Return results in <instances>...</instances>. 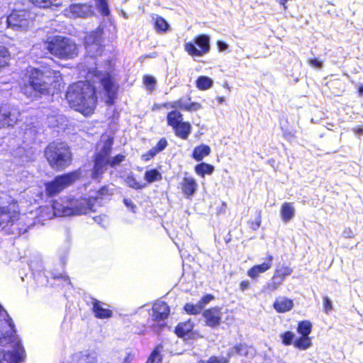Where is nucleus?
Listing matches in <instances>:
<instances>
[{
  "mask_svg": "<svg viewBox=\"0 0 363 363\" xmlns=\"http://www.w3.org/2000/svg\"><path fill=\"white\" fill-rule=\"evenodd\" d=\"M194 170L196 174L201 177H204L206 174H212L214 171V167L212 164L206 162H201L195 166Z\"/></svg>",
  "mask_w": 363,
  "mask_h": 363,
  "instance_id": "7c9ffc66",
  "label": "nucleus"
},
{
  "mask_svg": "<svg viewBox=\"0 0 363 363\" xmlns=\"http://www.w3.org/2000/svg\"><path fill=\"white\" fill-rule=\"evenodd\" d=\"M33 6L40 9H51L61 6L62 0H28Z\"/></svg>",
  "mask_w": 363,
  "mask_h": 363,
  "instance_id": "cd10ccee",
  "label": "nucleus"
},
{
  "mask_svg": "<svg viewBox=\"0 0 363 363\" xmlns=\"http://www.w3.org/2000/svg\"><path fill=\"white\" fill-rule=\"evenodd\" d=\"M33 21L31 13L26 9H14L7 17V26L13 29H26Z\"/></svg>",
  "mask_w": 363,
  "mask_h": 363,
  "instance_id": "9d476101",
  "label": "nucleus"
},
{
  "mask_svg": "<svg viewBox=\"0 0 363 363\" xmlns=\"http://www.w3.org/2000/svg\"><path fill=\"white\" fill-rule=\"evenodd\" d=\"M168 145L167 140L165 138H161L155 146H154L152 148L157 152L160 153L162 152L164 150L166 149V147Z\"/></svg>",
  "mask_w": 363,
  "mask_h": 363,
  "instance_id": "49530a36",
  "label": "nucleus"
},
{
  "mask_svg": "<svg viewBox=\"0 0 363 363\" xmlns=\"http://www.w3.org/2000/svg\"><path fill=\"white\" fill-rule=\"evenodd\" d=\"M274 309L279 313H284L290 311L294 307L292 299L283 297L277 298L272 305Z\"/></svg>",
  "mask_w": 363,
  "mask_h": 363,
  "instance_id": "5701e85b",
  "label": "nucleus"
},
{
  "mask_svg": "<svg viewBox=\"0 0 363 363\" xmlns=\"http://www.w3.org/2000/svg\"><path fill=\"white\" fill-rule=\"evenodd\" d=\"M11 60V53L9 49L4 45H0V69L9 65Z\"/></svg>",
  "mask_w": 363,
  "mask_h": 363,
  "instance_id": "e433bc0d",
  "label": "nucleus"
},
{
  "mask_svg": "<svg viewBox=\"0 0 363 363\" xmlns=\"http://www.w3.org/2000/svg\"><path fill=\"white\" fill-rule=\"evenodd\" d=\"M0 363H8L6 353L4 350H0Z\"/></svg>",
  "mask_w": 363,
  "mask_h": 363,
  "instance_id": "052dcab7",
  "label": "nucleus"
},
{
  "mask_svg": "<svg viewBox=\"0 0 363 363\" xmlns=\"http://www.w3.org/2000/svg\"><path fill=\"white\" fill-rule=\"evenodd\" d=\"M69 363H98V359L86 352H79L71 356Z\"/></svg>",
  "mask_w": 363,
  "mask_h": 363,
  "instance_id": "b1692460",
  "label": "nucleus"
},
{
  "mask_svg": "<svg viewBox=\"0 0 363 363\" xmlns=\"http://www.w3.org/2000/svg\"><path fill=\"white\" fill-rule=\"evenodd\" d=\"M308 64L315 68H321L323 67V63L321 61L316 58H311L308 60Z\"/></svg>",
  "mask_w": 363,
  "mask_h": 363,
  "instance_id": "5fc2aeb1",
  "label": "nucleus"
},
{
  "mask_svg": "<svg viewBox=\"0 0 363 363\" xmlns=\"http://www.w3.org/2000/svg\"><path fill=\"white\" fill-rule=\"evenodd\" d=\"M195 325L191 319L179 323L174 328V333L177 337L184 339H196L199 337V332L194 330Z\"/></svg>",
  "mask_w": 363,
  "mask_h": 363,
  "instance_id": "4468645a",
  "label": "nucleus"
},
{
  "mask_svg": "<svg viewBox=\"0 0 363 363\" xmlns=\"http://www.w3.org/2000/svg\"><path fill=\"white\" fill-rule=\"evenodd\" d=\"M354 131L357 133H362L363 129L361 127H356L354 128Z\"/></svg>",
  "mask_w": 363,
  "mask_h": 363,
  "instance_id": "338daca9",
  "label": "nucleus"
},
{
  "mask_svg": "<svg viewBox=\"0 0 363 363\" xmlns=\"http://www.w3.org/2000/svg\"><path fill=\"white\" fill-rule=\"evenodd\" d=\"M20 113L13 106L0 104V129L13 128L18 121Z\"/></svg>",
  "mask_w": 363,
  "mask_h": 363,
  "instance_id": "9b49d317",
  "label": "nucleus"
},
{
  "mask_svg": "<svg viewBox=\"0 0 363 363\" xmlns=\"http://www.w3.org/2000/svg\"><path fill=\"white\" fill-rule=\"evenodd\" d=\"M152 311V320L159 323L164 321L169 316L170 308L166 302L158 301L153 304Z\"/></svg>",
  "mask_w": 363,
  "mask_h": 363,
  "instance_id": "dca6fc26",
  "label": "nucleus"
},
{
  "mask_svg": "<svg viewBox=\"0 0 363 363\" xmlns=\"http://www.w3.org/2000/svg\"><path fill=\"white\" fill-rule=\"evenodd\" d=\"M313 325L310 320H301L297 324L296 330L301 335L308 336L312 331Z\"/></svg>",
  "mask_w": 363,
  "mask_h": 363,
  "instance_id": "473e14b6",
  "label": "nucleus"
},
{
  "mask_svg": "<svg viewBox=\"0 0 363 363\" xmlns=\"http://www.w3.org/2000/svg\"><path fill=\"white\" fill-rule=\"evenodd\" d=\"M293 345L298 350H306L312 346V339L308 335H301L294 341Z\"/></svg>",
  "mask_w": 363,
  "mask_h": 363,
  "instance_id": "c756f323",
  "label": "nucleus"
},
{
  "mask_svg": "<svg viewBox=\"0 0 363 363\" xmlns=\"http://www.w3.org/2000/svg\"><path fill=\"white\" fill-rule=\"evenodd\" d=\"M240 289L242 291L250 288V283L248 280H243L239 284Z\"/></svg>",
  "mask_w": 363,
  "mask_h": 363,
  "instance_id": "6e6d98bb",
  "label": "nucleus"
},
{
  "mask_svg": "<svg viewBox=\"0 0 363 363\" xmlns=\"http://www.w3.org/2000/svg\"><path fill=\"white\" fill-rule=\"evenodd\" d=\"M293 269L289 266H277L274 270L273 276L274 279H277L283 282L288 276L291 275Z\"/></svg>",
  "mask_w": 363,
  "mask_h": 363,
  "instance_id": "c85d7f7f",
  "label": "nucleus"
},
{
  "mask_svg": "<svg viewBox=\"0 0 363 363\" xmlns=\"http://www.w3.org/2000/svg\"><path fill=\"white\" fill-rule=\"evenodd\" d=\"M49 165L55 170L61 171L69 167L72 160L70 148L65 143L52 142L44 150Z\"/></svg>",
  "mask_w": 363,
  "mask_h": 363,
  "instance_id": "20e7f679",
  "label": "nucleus"
},
{
  "mask_svg": "<svg viewBox=\"0 0 363 363\" xmlns=\"http://www.w3.org/2000/svg\"><path fill=\"white\" fill-rule=\"evenodd\" d=\"M162 346H156L151 352L145 363H162V357L160 354Z\"/></svg>",
  "mask_w": 363,
  "mask_h": 363,
  "instance_id": "c9c22d12",
  "label": "nucleus"
},
{
  "mask_svg": "<svg viewBox=\"0 0 363 363\" xmlns=\"http://www.w3.org/2000/svg\"><path fill=\"white\" fill-rule=\"evenodd\" d=\"M123 203L125 204V206L128 208H130L131 210H133L134 211V209L135 208V205L132 202V201L129 199H123Z\"/></svg>",
  "mask_w": 363,
  "mask_h": 363,
  "instance_id": "4d7b16f0",
  "label": "nucleus"
},
{
  "mask_svg": "<svg viewBox=\"0 0 363 363\" xmlns=\"http://www.w3.org/2000/svg\"><path fill=\"white\" fill-rule=\"evenodd\" d=\"M261 211H257V215L255 220L248 221L247 224L249 228L252 230H257L260 227L262 221Z\"/></svg>",
  "mask_w": 363,
  "mask_h": 363,
  "instance_id": "c03bdc74",
  "label": "nucleus"
},
{
  "mask_svg": "<svg viewBox=\"0 0 363 363\" xmlns=\"http://www.w3.org/2000/svg\"><path fill=\"white\" fill-rule=\"evenodd\" d=\"M45 43L48 51L59 59H72L78 54L77 45L67 37L55 35L48 38Z\"/></svg>",
  "mask_w": 363,
  "mask_h": 363,
  "instance_id": "39448f33",
  "label": "nucleus"
},
{
  "mask_svg": "<svg viewBox=\"0 0 363 363\" xmlns=\"http://www.w3.org/2000/svg\"><path fill=\"white\" fill-rule=\"evenodd\" d=\"M79 178L80 172L78 171H72L55 177L52 180L45 184L46 196L53 197L59 194L64 189L79 179Z\"/></svg>",
  "mask_w": 363,
  "mask_h": 363,
  "instance_id": "423d86ee",
  "label": "nucleus"
},
{
  "mask_svg": "<svg viewBox=\"0 0 363 363\" xmlns=\"http://www.w3.org/2000/svg\"><path fill=\"white\" fill-rule=\"evenodd\" d=\"M226 208H227L226 203L225 201H223L221 203L219 210L218 211V213H224L225 211Z\"/></svg>",
  "mask_w": 363,
  "mask_h": 363,
  "instance_id": "680f3d73",
  "label": "nucleus"
},
{
  "mask_svg": "<svg viewBox=\"0 0 363 363\" xmlns=\"http://www.w3.org/2000/svg\"><path fill=\"white\" fill-rule=\"evenodd\" d=\"M125 155L123 154H118L113 157L112 158H109V160L106 163V166H110L111 167H116L119 165L122 162L125 160Z\"/></svg>",
  "mask_w": 363,
  "mask_h": 363,
  "instance_id": "79ce46f5",
  "label": "nucleus"
},
{
  "mask_svg": "<svg viewBox=\"0 0 363 363\" xmlns=\"http://www.w3.org/2000/svg\"><path fill=\"white\" fill-rule=\"evenodd\" d=\"M207 362L208 363H228V359L225 357L219 358L217 356L213 355L209 357Z\"/></svg>",
  "mask_w": 363,
  "mask_h": 363,
  "instance_id": "3c124183",
  "label": "nucleus"
},
{
  "mask_svg": "<svg viewBox=\"0 0 363 363\" xmlns=\"http://www.w3.org/2000/svg\"><path fill=\"white\" fill-rule=\"evenodd\" d=\"M281 342L285 346L293 345L295 335L291 331H284L281 334Z\"/></svg>",
  "mask_w": 363,
  "mask_h": 363,
  "instance_id": "a19ab883",
  "label": "nucleus"
},
{
  "mask_svg": "<svg viewBox=\"0 0 363 363\" xmlns=\"http://www.w3.org/2000/svg\"><path fill=\"white\" fill-rule=\"evenodd\" d=\"M217 101L218 103H222L223 101H224V98L222 96L217 97Z\"/></svg>",
  "mask_w": 363,
  "mask_h": 363,
  "instance_id": "774afa93",
  "label": "nucleus"
},
{
  "mask_svg": "<svg viewBox=\"0 0 363 363\" xmlns=\"http://www.w3.org/2000/svg\"><path fill=\"white\" fill-rule=\"evenodd\" d=\"M135 357V354L133 352H128L125 354L121 363H133Z\"/></svg>",
  "mask_w": 363,
  "mask_h": 363,
  "instance_id": "864d4df0",
  "label": "nucleus"
},
{
  "mask_svg": "<svg viewBox=\"0 0 363 363\" xmlns=\"http://www.w3.org/2000/svg\"><path fill=\"white\" fill-rule=\"evenodd\" d=\"M66 15L71 18H87L94 15L93 7L89 4H72L65 9Z\"/></svg>",
  "mask_w": 363,
  "mask_h": 363,
  "instance_id": "ddd939ff",
  "label": "nucleus"
},
{
  "mask_svg": "<svg viewBox=\"0 0 363 363\" xmlns=\"http://www.w3.org/2000/svg\"><path fill=\"white\" fill-rule=\"evenodd\" d=\"M156 79L151 75L146 74L143 77V83L146 89L150 91H152L156 85Z\"/></svg>",
  "mask_w": 363,
  "mask_h": 363,
  "instance_id": "37998d69",
  "label": "nucleus"
},
{
  "mask_svg": "<svg viewBox=\"0 0 363 363\" xmlns=\"http://www.w3.org/2000/svg\"><path fill=\"white\" fill-rule=\"evenodd\" d=\"M104 30L101 27H98L91 30L84 36V45L89 48L92 45L100 46L103 42Z\"/></svg>",
  "mask_w": 363,
  "mask_h": 363,
  "instance_id": "aec40b11",
  "label": "nucleus"
},
{
  "mask_svg": "<svg viewBox=\"0 0 363 363\" xmlns=\"http://www.w3.org/2000/svg\"><path fill=\"white\" fill-rule=\"evenodd\" d=\"M127 185L134 189H142L146 186L145 184L138 182L133 175H128L125 179Z\"/></svg>",
  "mask_w": 363,
  "mask_h": 363,
  "instance_id": "ea45409f",
  "label": "nucleus"
},
{
  "mask_svg": "<svg viewBox=\"0 0 363 363\" xmlns=\"http://www.w3.org/2000/svg\"><path fill=\"white\" fill-rule=\"evenodd\" d=\"M179 189L186 198H190L196 192L198 184L194 177L185 176L179 184Z\"/></svg>",
  "mask_w": 363,
  "mask_h": 363,
  "instance_id": "6ab92c4d",
  "label": "nucleus"
},
{
  "mask_svg": "<svg viewBox=\"0 0 363 363\" xmlns=\"http://www.w3.org/2000/svg\"><path fill=\"white\" fill-rule=\"evenodd\" d=\"M94 220L95 222L100 224L103 221L104 218L101 216H97L94 217Z\"/></svg>",
  "mask_w": 363,
  "mask_h": 363,
  "instance_id": "e2e57ef3",
  "label": "nucleus"
},
{
  "mask_svg": "<svg viewBox=\"0 0 363 363\" xmlns=\"http://www.w3.org/2000/svg\"><path fill=\"white\" fill-rule=\"evenodd\" d=\"M186 99V101H184V99L180 98L173 102H164L154 106L155 109L162 107L176 108L167 113V123L173 129L174 135L178 138L184 140L189 137L192 126L190 122L183 121V114L179 110L194 112L202 108V105L199 102L191 101L190 96H187Z\"/></svg>",
  "mask_w": 363,
  "mask_h": 363,
  "instance_id": "f03ea898",
  "label": "nucleus"
},
{
  "mask_svg": "<svg viewBox=\"0 0 363 363\" xmlns=\"http://www.w3.org/2000/svg\"><path fill=\"white\" fill-rule=\"evenodd\" d=\"M343 235H344L345 238H352L354 237L353 232L350 228H345L343 231Z\"/></svg>",
  "mask_w": 363,
  "mask_h": 363,
  "instance_id": "bf43d9fd",
  "label": "nucleus"
},
{
  "mask_svg": "<svg viewBox=\"0 0 363 363\" xmlns=\"http://www.w3.org/2000/svg\"><path fill=\"white\" fill-rule=\"evenodd\" d=\"M289 0H279V4L283 6L284 9H286L287 6H286V3L288 2Z\"/></svg>",
  "mask_w": 363,
  "mask_h": 363,
  "instance_id": "69168bd1",
  "label": "nucleus"
},
{
  "mask_svg": "<svg viewBox=\"0 0 363 363\" xmlns=\"http://www.w3.org/2000/svg\"><path fill=\"white\" fill-rule=\"evenodd\" d=\"M65 98L71 108L85 117L94 114L96 108V89L89 81H78L69 85Z\"/></svg>",
  "mask_w": 363,
  "mask_h": 363,
  "instance_id": "7ed1b4c3",
  "label": "nucleus"
},
{
  "mask_svg": "<svg viewBox=\"0 0 363 363\" xmlns=\"http://www.w3.org/2000/svg\"><path fill=\"white\" fill-rule=\"evenodd\" d=\"M211 152V147L205 144L196 146L192 152V157L197 162L201 161L204 157L208 156Z\"/></svg>",
  "mask_w": 363,
  "mask_h": 363,
  "instance_id": "393cba45",
  "label": "nucleus"
},
{
  "mask_svg": "<svg viewBox=\"0 0 363 363\" xmlns=\"http://www.w3.org/2000/svg\"><path fill=\"white\" fill-rule=\"evenodd\" d=\"M62 78L60 71L43 70L29 67L26 69L18 87L20 92L30 101L44 96H52L61 91Z\"/></svg>",
  "mask_w": 363,
  "mask_h": 363,
  "instance_id": "f257e3e1",
  "label": "nucleus"
},
{
  "mask_svg": "<svg viewBox=\"0 0 363 363\" xmlns=\"http://www.w3.org/2000/svg\"><path fill=\"white\" fill-rule=\"evenodd\" d=\"M98 8L102 16H108L110 15V11L106 0H98Z\"/></svg>",
  "mask_w": 363,
  "mask_h": 363,
  "instance_id": "a18cd8bd",
  "label": "nucleus"
},
{
  "mask_svg": "<svg viewBox=\"0 0 363 363\" xmlns=\"http://www.w3.org/2000/svg\"><path fill=\"white\" fill-rule=\"evenodd\" d=\"M145 180L150 184L162 179V174L155 168L147 170L144 175Z\"/></svg>",
  "mask_w": 363,
  "mask_h": 363,
  "instance_id": "f704fd0d",
  "label": "nucleus"
},
{
  "mask_svg": "<svg viewBox=\"0 0 363 363\" xmlns=\"http://www.w3.org/2000/svg\"><path fill=\"white\" fill-rule=\"evenodd\" d=\"M113 194V190L109 189L108 186L104 185L99 188L94 196H90V198L93 201L94 206L96 203L101 206L104 201L110 200Z\"/></svg>",
  "mask_w": 363,
  "mask_h": 363,
  "instance_id": "4be33fe9",
  "label": "nucleus"
},
{
  "mask_svg": "<svg viewBox=\"0 0 363 363\" xmlns=\"http://www.w3.org/2000/svg\"><path fill=\"white\" fill-rule=\"evenodd\" d=\"M184 51L191 57H202L211 50L210 37L207 34L195 36L192 41L185 43Z\"/></svg>",
  "mask_w": 363,
  "mask_h": 363,
  "instance_id": "1a4fd4ad",
  "label": "nucleus"
},
{
  "mask_svg": "<svg viewBox=\"0 0 363 363\" xmlns=\"http://www.w3.org/2000/svg\"><path fill=\"white\" fill-rule=\"evenodd\" d=\"M107 96L106 104L111 106L118 97V86L116 84L113 76L109 73H104L99 80Z\"/></svg>",
  "mask_w": 363,
  "mask_h": 363,
  "instance_id": "f8f14e48",
  "label": "nucleus"
},
{
  "mask_svg": "<svg viewBox=\"0 0 363 363\" xmlns=\"http://www.w3.org/2000/svg\"><path fill=\"white\" fill-rule=\"evenodd\" d=\"M328 84L331 92L335 96L342 95L345 90V83L340 78L330 80Z\"/></svg>",
  "mask_w": 363,
  "mask_h": 363,
  "instance_id": "a878e982",
  "label": "nucleus"
},
{
  "mask_svg": "<svg viewBox=\"0 0 363 363\" xmlns=\"http://www.w3.org/2000/svg\"><path fill=\"white\" fill-rule=\"evenodd\" d=\"M158 153L152 147L150 150L143 153L140 158L143 162H148L152 160Z\"/></svg>",
  "mask_w": 363,
  "mask_h": 363,
  "instance_id": "de8ad7c7",
  "label": "nucleus"
},
{
  "mask_svg": "<svg viewBox=\"0 0 363 363\" xmlns=\"http://www.w3.org/2000/svg\"><path fill=\"white\" fill-rule=\"evenodd\" d=\"M202 315L207 326L216 328L221 323L223 313L221 308L218 306H213L204 310Z\"/></svg>",
  "mask_w": 363,
  "mask_h": 363,
  "instance_id": "2eb2a0df",
  "label": "nucleus"
},
{
  "mask_svg": "<svg viewBox=\"0 0 363 363\" xmlns=\"http://www.w3.org/2000/svg\"><path fill=\"white\" fill-rule=\"evenodd\" d=\"M323 305L324 311L328 313L333 309V303L328 296H325L323 297Z\"/></svg>",
  "mask_w": 363,
  "mask_h": 363,
  "instance_id": "8fccbe9b",
  "label": "nucleus"
},
{
  "mask_svg": "<svg viewBox=\"0 0 363 363\" xmlns=\"http://www.w3.org/2000/svg\"><path fill=\"white\" fill-rule=\"evenodd\" d=\"M93 201L89 197L72 198L62 206L60 212L63 216L82 215L94 211Z\"/></svg>",
  "mask_w": 363,
  "mask_h": 363,
  "instance_id": "6e6552de",
  "label": "nucleus"
},
{
  "mask_svg": "<svg viewBox=\"0 0 363 363\" xmlns=\"http://www.w3.org/2000/svg\"><path fill=\"white\" fill-rule=\"evenodd\" d=\"M358 93L362 97H363V84H360L358 86Z\"/></svg>",
  "mask_w": 363,
  "mask_h": 363,
  "instance_id": "0e129e2a",
  "label": "nucleus"
},
{
  "mask_svg": "<svg viewBox=\"0 0 363 363\" xmlns=\"http://www.w3.org/2000/svg\"><path fill=\"white\" fill-rule=\"evenodd\" d=\"M244 350H245V345L244 344H241V343L236 344L235 345H234L232 350L228 352V356L230 357L235 354H242V352Z\"/></svg>",
  "mask_w": 363,
  "mask_h": 363,
  "instance_id": "09e8293b",
  "label": "nucleus"
},
{
  "mask_svg": "<svg viewBox=\"0 0 363 363\" xmlns=\"http://www.w3.org/2000/svg\"><path fill=\"white\" fill-rule=\"evenodd\" d=\"M216 44L220 51H224L228 48V45L224 41L218 40Z\"/></svg>",
  "mask_w": 363,
  "mask_h": 363,
  "instance_id": "13d9d810",
  "label": "nucleus"
},
{
  "mask_svg": "<svg viewBox=\"0 0 363 363\" xmlns=\"http://www.w3.org/2000/svg\"><path fill=\"white\" fill-rule=\"evenodd\" d=\"M183 309L185 311V312L189 315H199L203 311L201 308V305H199V303L196 304H194L191 303H186L184 306Z\"/></svg>",
  "mask_w": 363,
  "mask_h": 363,
  "instance_id": "4c0bfd02",
  "label": "nucleus"
},
{
  "mask_svg": "<svg viewBox=\"0 0 363 363\" xmlns=\"http://www.w3.org/2000/svg\"><path fill=\"white\" fill-rule=\"evenodd\" d=\"M280 215L284 223H288L295 215V209L291 203L284 202L281 204Z\"/></svg>",
  "mask_w": 363,
  "mask_h": 363,
  "instance_id": "bb28decb",
  "label": "nucleus"
},
{
  "mask_svg": "<svg viewBox=\"0 0 363 363\" xmlns=\"http://www.w3.org/2000/svg\"><path fill=\"white\" fill-rule=\"evenodd\" d=\"M281 284L282 282L281 281L277 279H274V276H272L271 280L264 285V289L268 293H272L278 289Z\"/></svg>",
  "mask_w": 363,
  "mask_h": 363,
  "instance_id": "58836bf2",
  "label": "nucleus"
},
{
  "mask_svg": "<svg viewBox=\"0 0 363 363\" xmlns=\"http://www.w3.org/2000/svg\"><path fill=\"white\" fill-rule=\"evenodd\" d=\"M273 259V256L272 255H268L264 258V262L253 265L247 270V276L252 279H257L260 274H263L271 269L272 267Z\"/></svg>",
  "mask_w": 363,
  "mask_h": 363,
  "instance_id": "a211bd4d",
  "label": "nucleus"
},
{
  "mask_svg": "<svg viewBox=\"0 0 363 363\" xmlns=\"http://www.w3.org/2000/svg\"><path fill=\"white\" fill-rule=\"evenodd\" d=\"M154 28L157 33H165L169 29V25L163 17L156 15L154 18Z\"/></svg>",
  "mask_w": 363,
  "mask_h": 363,
  "instance_id": "2f4dec72",
  "label": "nucleus"
},
{
  "mask_svg": "<svg viewBox=\"0 0 363 363\" xmlns=\"http://www.w3.org/2000/svg\"><path fill=\"white\" fill-rule=\"evenodd\" d=\"M102 145L94 155L93 174L94 175L102 174L106 170V163L109 160L114 143L113 136L108 135L101 140Z\"/></svg>",
  "mask_w": 363,
  "mask_h": 363,
  "instance_id": "0eeeda50",
  "label": "nucleus"
},
{
  "mask_svg": "<svg viewBox=\"0 0 363 363\" xmlns=\"http://www.w3.org/2000/svg\"><path fill=\"white\" fill-rule=\"evenodd\" d=\"M5 353L8 363H18L25 357L24 348L19 342H16L12 352H5Z\"/></svg>",
  "mask_w": 363,
  "mask_h": 363,
  "instance_id": "412c9836",
  "label": "nucleus"
},
{
  "mask_svg": "<svg viewBox=\"0 0 363 363\" xmlns=\"http://www.w3.org/2000/svg\"><path fill=\"white\" fill-rule=\"evenodd\" d=\"M214 298V296L211 294H206L203 296L199 301V305H201L202 309H203V307L206 304L208 303L211 301H212Z\"/></svg>",
  "mask_w": 363,
  "mask_h": 363,
  "instance_id": "603ef678",
  "label": "nucleus"
},
{
  "mask_svg": "<svg viewBox=\"0 0 363 363\" xmlns=\"http://www.w3.org/2000/svg\"><path fill=\"white\" fill-rule=\"evenodd\" d=\"M91 300L92 304L91 311L96 318L108 319L113 316V311L108 305L95 298H91Z\"/></svg>",
  "mask_w": 363,
  "mask_h": 363,
  "instance_id": "f3484780",
  "label": "nucleus"
},
{
  "mask_svg": "<svg viewBox=\"0 0 363 363\" xmlns=\"http://www.w3.org/2000/svg\"><path fill=\"white\" fill-rule=\"evenodd\" d=\"M213 84V80L206 76H199L196 80V86L197 89L201 91L210 89Z\"/></svg>",
  "mask_w": 363,
  "mask_h": 363,
  "instance_id": "72a5a7b5",
  "label": "nucleus"
}]
</instances>
